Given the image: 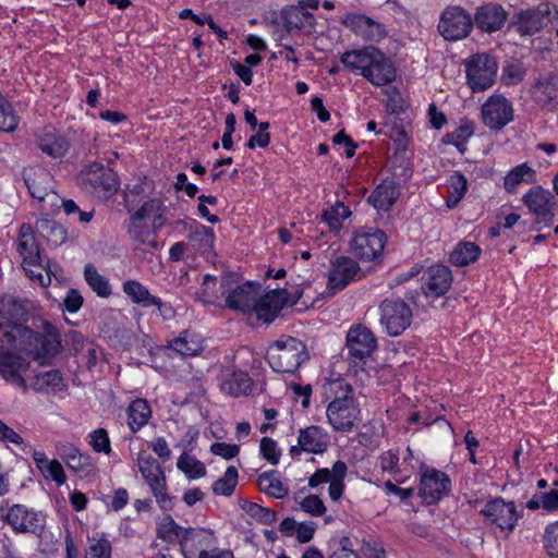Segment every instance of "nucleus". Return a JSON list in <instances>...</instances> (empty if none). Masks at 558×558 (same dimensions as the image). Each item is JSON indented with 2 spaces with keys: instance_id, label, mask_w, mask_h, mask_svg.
Segmentation results:
<instances>
[{
  "instance_id": "obj_25",
  "label": "nucleus",
  "mask_w": 558,
  "mask_h": 558,
  "mask_svg": "<svg viewBox=\"0 0 558 558\" xmlns=\"http://www.w3.org/2000/svg\"><path fill=\"white\" fill-rule=\"evenodd\" d=\"M231 283H234V280L230 275H222L220 277L207 275L203 279L197 296L206 304H218L223 296H227Z\"/></svg>"
},
{
  "instance_id": "obj_23",
  "label": "nucleus",
  "mask_w": 558,
  "mask_h": 558,
  "mask_svg": "<svg viewBox=\"0 0 558 558\" xmlns=\"http://www.w3.org/2000/svg\"><path fill=\"white\" fill-rule=\"evenodd\" d=\"M216 543L215 533L211 530L204 527H187L184 534L181 550L184 556L201 555L208 553L211 546Z\"/></svg>"
},
{
  "instance_id": "obj_7",
  "label": "nucleus",
  "mask_w": 558,
  "mask_h": 558,
  "mask_svg": "<svg viewBox=\"0 0 558 558\" xmlns=\"http://www.w3.org/2000/svg\"><path fill=\"white\" fill-rule=\"evenodd\" d=\"M522 203L526 206L530 214L534 216V229L539 231L543 228H549L555 218V196L548 190L542 186H533L523 196Z\"/></svg>"
},
{
  "instance_id": "obj_61",
  "label": "nucleus",
  "mask_w": 558,
  "mask_h": 558,
  "mask_svg": "<svg viewBox=\"0 0 558 558\" xmlns=\"http://www.w3.org/2000/svg\"><path fill=\"white\" fill-rule=\"evenodd\" d=\"M525 76V69L518 63H510L502 70L501 82L507 85H517L523 81Z\"/></svg>"
},
{
  "instance_id": "obj_16",
  "label": "nucleus",
  "mask_w": 558,
  "mask_h": 558,
  "mask_svg": "<svg viewBox=\"0 0 558 558\" xmlns=\"http://www.w3.org/2000/svg\"><path fill=\"white\" fill-rule=\"evenodd\" d=\"M2 519L17 533H41L46 522L41 512L22 505H13Z\"/></svg>"
},
{
  "instance_id": "obj_30",
  "label": "nucleus",
  "mask_w": 558,
  "mask_h": 558,
  "mask_svg": "<svg viewBox=\"0 0 558 558\" xmlns=\"http://www.w3.org/2000/svg\"><path fill=\"white\" fill-rule=\"evenodd\" d=\"M35 465L46 481L54 482L58 486L66 482V474L60 461L49 460L45 452L34 450L32 453Z\"/></svg>"
},
{
  "instance_id": "obj_62",
  "label": "nucleus",
  "mask_w": 558,
  "mask_h": 558,
  "mask_svg": "<svg viewBox=\"0 0 558 558\" xmlns=\"http://www.w3.org/2000/svg\"><path fill=\"white\" fill-rule=\"evenodd\" d=\"M28 278L41 287H48L51 282L50 275L44 274L45 267L41 265V259L37 260L35 265H22Z\"/></svg>"
},
{
  "instance_id": "obj_2",
  "label": "nucleus",
  "mask_w": 558,
  "mask_h": 558,
  "mask_svg": "<svg viewBox=\"0 0 558 558\" xmlns=\"http://www.w3.org/2000/svg\"><path fill=\"white\" fill-rule=\"evenodd\" d=\"M340 61L349 71L359 73L374 86H386L397 76L391 61L374 46L347 51L341 54Z\"/></svg>"
},
{
  "instance_id": "obj_26",
  "label": "nucleus",
  "mask_w": 558,
  "mask_h": 558,
  "mask_svg": "<svg viewBox=\"0 0 558 558\" xmlns=\"http://www.w3.org/2000/svg\"><path fill=\"white\" fill-rule=\"evenodd\" d=\"M24 181L32 197L40 202L54 197L53 180L46 170L28 169L24 172Z\"/></svg>"
},
{
  "instance_id": "obj_19",
  "label": "nucleus",
  "mask_w": 558,
  "mask_h": 558,
  "mask_svg": "<svg viewBox=\"0 0 558 558\" xmlns=\"http://www.w3.org/2000/svg\"><path fill=\"white\" fill-rule=\"evenodd\" d=\"M421 289L427 298H439L446 294L452 284L451 270L444 265H433L423 274Z\"/></svg>"
},
{
  "instance_id": "obj_4",
  "label": "nucleus",
  "mask_w": 558,
  "mask_h": 558,
  "mask_svg": "<svg viewBox=\"0 0 558 558\" xmlns=\"http://www.w3.org/2000/svg\"><path fill=\"white\" fill-rule=\"evenodd\" d=\"M271 368L279 373H293L308 359L305 344L292 337H282L268 349Z\"/></svg>"
},
{
  "instance_id": "obj_50",
  "label": "nucleus",
  "mask_w": 558,
  "mask_h": 558,
  "mask_svg": "<svg viewBox=\"0 0 558 558\" xmlns=\"http://www.w3.org/2000/svg\"><path fill=\"white\" fill-rule=\"evenodd\" d=\"M112 546L106 537H90L85 549V558H111Z\"/></svg>"
},
{
  "instance_id": "obj_14",
  "label": "nucleus",
  "mask_w": 558,
  "mask_h": 558,
  "mask_svg": "<svg viewBox=\"0 0 558 558\" xmlns=\"http://www.w3.org/2000/svg\"><path fill=\"white\" fill-rule=\"evenodd\" d=\"M361 268L359 264L348 256H340L331 262L328 271V283L324 290V298H331L337 291L344 289L350 281L359 278Z\"/></svg>"
},
{
  "instance_id": "obj_24",
  "label": "nucleus",
  "mask_w": 558,
  "mask_h": 558,
  "mask_svg": "<svg viewBox=\"0 0 558 558\" xmlns=\"http://www.w3.org/2000/svg\"><path fill=\"white\" fill-rule=\"evenodd\" d=\"M508 14L498 3H487L476 9L474 22L478 29L484 33H495L502 28Z\"/></svg>"
},
{
  "instance_id": "obj_36",
  "label": "nucleus",
  "mask_w": 558,
  "mask_h": 558,
  "mask_svg": "<svg viewBox=\"0 0 558 558\" xmlns=\"http://www.w3.org/2000/svg\"><path fill=\"white\" fill-rule=\"evenodd\" d=\"M38 146L44 154L52 158L64 156L69 149V144L63 136L47 130L38 135Z\"/></svg>"
},
{
  "instance_id": "obj_48",
  "label": "nucleus",
  "mask_w": 558,
  "mask_h": 558,
  "mask_svg": "<svg viewBox=\"0 0 558 558\" xmlns=\"http://www.w3.org/2000/svg\"><path fill=\"white\" fill-rule=\"evenodd\" d=\"M238 469L233 465L227 468L222 477L213 484V493L218 496H230L238 484Z\"/></svg>"
},
{
  "instance_id": "obj_37",
  "label": "nucleus",
  "mask_w": 558,
  "mask_h": 558,
  "mask_svg": "<svg viewBox=\"0 0 558 558\" xmlns=\"http://www.w3.org/2000/svg\"><path fill=\"white\" fill-rule=\"evenodd\" d=\"M156 525V534L158 538L167 543L182 544L187 527L179 525L171 515H163L157 521Z\"/></svg>"
},
{
  "instance_id": "obj_11",
  "label": "nucleus",
  "mask_w": 558,
  "mask_h": 558,
  "mask_svg": "<svg viewBox=\"0 0 558 558\" xmlns=\"http://www.w3.org/2000/svg\"><path fill=\"white\" fill-rule=\"evenodd\" d=\"M473 28L471 14L461 7H447L439 19L438 31L449 41L468 37Z\"/></svg>"
},
{
  "instance_id": "obj_51",
  "label": "nucleus",
  "mask_w": 558,
  "mask_h": 558,
  "mask_svg": "<svg viewBox=\"0 0 558 558\" xmlns=\"http://www.w3.org/2000/svg\"><path fill=\"white\" fill-rule=\"evenodd\" d=\"M535 95L544 104L558 101V82L551 78L538 80L535 85Z\"/></svg>"
},
{
  "instance_id": "obj_58",
  "label": "nucleus",
  "mask_w": 558,
  "mask_h": 558,
  "mask_svg": "<svg viewBox=\"0 0 558 558\" xmlns=\"http://www.w3.org/2000/svg\"><path fill=\"white\" fill-rule=\"evenodd\" d=\"M89 444L94 451L109 454L111 452V444L109 435L105 428H98L90 433Z\"/></svg>"
},
{
  "instance_id": "obj_38",
  "label": "nucleus",
  "mask_w": 558,
  "mask_h": 558,
  "mask_svg": "<svg viewBox=\"0 0 558 558\" xmlns=\"http://www.w3.org/2000/svg\"><path fill=\"white\" fill-rule=\"evenodd\" d=\"M481 252V247L476 243L462 241L454 246L449 255V260L459 267L468 266L478 259Z\"/></svg>"
},
{
  "instance_id": "obj_13",
  "label": "nucleus",
  "mask_w": 558,
  "mask_h": 558,
  "mask_svg": "<svg viewBox=\"0 0 558 558\" xmlns=\"http://www.w3.org/2000/svg\"><path fill=\"white\" fill-rule=\"evenodd\" d=\"M514 110L512 104L501 94H493L481 108L482 122L493 131H500L512 122Z\"/></svg>"
},
{
  "instance_id": "obj_20",
  "label": "nucleus",
  "mask_w": 558,
  "mask_h": 558,
  "mask_svg": "<svg viewBox=\"0 0 558 558\" xmlns=\"http://www.w3.org/2000/svg\"><path fill=\"white\" fill-rule=\"evenodd\" d=\"M260 294V288L253 282L243 284L231 283V288L226 296V306L232 311L243 314H252L254 302Z\"/></svg>"
},
{
  "instance_id": "obj_35",
  "label": "nucleus",
  "mask_w": 558,
  "mask_h": 558,
  "mask_svg": "<svg viewBox=\"0 0 558 558\" xmlns=\"http://www.w3.org/2000/svg\"><path fill=\"white\" fill-rule=\"evenodd\" d=\"M400 195L393 180H384L369 195L368 202L377 209L388 210Z\"/></svg>"
},
{
  "instance_id": "obj_10",
  "label": "nucleus",
  "mask_w": 558,
  "mask_h": 558,
  "mask_svg": "<svg viewBox=\"0 0 558 558\" xmlns=\"http://www.w3.org/2000/svg\"><path fill=\"white\" fill-rule=\"evenodd\" d=\"M380 324L391 337L401 335L412 322V310L400 299H387L379 305Z\"/></svg>"
},
{
  "instance_id": "obj_3",
  "label": "nucleus",
  "mask_w": 558,
  "mask_h": 558,
  "mask_svg": "<svg viewBox=\"0 0 558 558\" xmlns=\"http://www.w3.org/2000/svg\"><path fill=\"white\" fill-rule=\"evenodd\" d=\"M332 386V388L343 390L345 395L343 397L336 398L328 404L326 410L328 422L335 430L350 432L360 421L359 405L351 395L352 389L350 385L338 380L335 381Z\"/></svg>"
},
{
  "instance_id": "obj_40",
  "label": "nucleus",
  "mask_w": 558,
  "mask_h": 558,
  "mask_svg": "<svg viewBox=\"0 0 558 558\" xmlns=\"http://www.w3.org/2000/svg\"><path fill=\"white\" fill-rule=\"evenodd\" d=\"M66 388V384L57 369H51L35 376L34 389L39 392L56 393Z\"/></svg>"
},
{
  "instance_id": "obj_15",
  "label": "nucleus",
  "mask_w": 558,
  "mask_h": 558,
  "mask_svg": "<svg viewBox=\"0 0 558 558\" xmlns=\"http://www.w3.org/2000/svg\"><path fill=\"white\" fill-rule=\"evenodd\" d=\"M348 472L343 461H336L331 469L322 468L316 470L308 478V487L316 488L322 484H329L328 495L332 501H339L344 492V478Z\"/></svg>"
},
{
  "instance_id": "obj_49",
  "label": "nucleus",
  "mask_w": 558,
  "mask_h": 558,
  "mask_svg": "<svg viewBox=\"0 0 558 558\" xmlns=\"http://www.w3.org/2000/svg\"><path fill=\"white\" fill-rule=\"evenodd\" d=\"M26 315L25 307L12 296L0 299V316L9 322H17Z\"/></svg>"
},
{
  "instance_id": "obj_12",
  "label": "nucleus",
  "mask_w": 558,
  "mask_h": 558,
  "mask_svg": "<svg viewBox=\"0 0 558 558\" xmlns=\"http://www.w3.org/2000/svg\"><path fill=\"white\" fill-rule=\"evenodd\" d=\"M386 235L378 229H361L354 232L350 248L352 254L361 260L377 259L384 252Z\"/></svg>"
},
{
  "instance_id": "obj_46",
  "label": "nucleus",
  "mask_w": 558,
  "mask_h": 558,
  "mask_svg": "<svg viewBox=\"0 0 558 558\" xmlns=\"http://www.w3.org/2000/svg\"><path fill=\"white\" fill-rule=\"evenodd\" d=\"M466 190V178L461 172H454L448 180V197L446 198L447 208H454L465 195Z\"/></svg>"
},
{
  "instance_id": "obj_31",
  "label": "nucleus",
  "mask_w": 558,
  "mask_h": 558,
  "mask_svg": "<svg viewBox=\"0 0 558 558\" xmlns=\"http://www.w3.org/2000/svg\"><path fill=\"white\" fill-rule=\"evenodd\" d=\"M281 19L288 33L311 29L315 24V16L304 10V7L298 4L284 8L281 12Z\"/></svg>"
},
{
  "instance_id": "obj_34",
  "label": "nucleus",
  "mask_w": 558,
  "mask_h": 558,
  "mask_svg": "<svg viewBox=\"0 0 558 558\" xmlns=\"http://www.w3.org/2000/svg\"><path fill=\"white\" fill-rule=\"evenodd\" d=\"M122 290L134 304L156 306L159 311L163 305L159 298L150 294L149 290L137 280L124 281L122 283Z\"/></svg>"
},
{
  "instance_id": "obj_59",
  "label": "nucleus",
  "mask_w": 558,
  "mask_h": 558,
  "mask_svg": "<svg viewBox=\"0 0 558 558\" xmlns=\"http://www.w3.org/2000/svg\"><path fill=\"white\" fill-rule=\"evenodd\" d=\"M229 392L234 396L246 395L252 389L251 378L246 373H234L228 383Z\"/></svg>"
},
{
  "instance_id": "obj_1",
  "label": "nucleus",
  "mask_w": 558,
  "mask_h": 558,
  "mask_svg": "<svg viewBox=\"0 0 558 558\" xmlns=\"http://www.w3.org/2000/svg\"><path fill=\"white\" fill-rule=\"evenodd\" d=\"M35 332L29 328L14 323L9 330L4 332L8 342L21 349H27L29 345L33 357L40 364L51 362L59 355L63 349L60 331L56 325L49 320H41Z\"/></svg>"
},
{
  "instance_id": "obj_47",
  "label": "nucleus",
  "mask_w": 558,
  "mask_h": 558,
  "mask_svg": "<svg viewBox=\"0 0 558 558\" xmlns=\"http://www.w3.org/2000/svg\"><path fill=\"white\" fill-rule=\"evenodd\" d=\"M177 466L189 480H197L206 475L205 464L186 452L178 458Z\"/></svg>"
},
{
  "instance_id": "obj_41",
  "label": "nucleus",
  "mask_w": 558,
  "mask_h": 558,
  "mask_svg": "<svg viewBox=\"0 0 558 558\" xmlns=\"http://www.w3.org/2000/svg\"><path fill=\"white\" fill-rule=\"evenodd\" d=\"M535 171L526 163H521L511 169L504 179V187L508 192H514L521 183H533Z\"/></svg>"
},
{
  "instance_id": "obj_54",
  "label": "nucleus",
  "mask_w": 558,
  "mask_h": 558,
  "mask_svg": "<svg viewBox=\"0 0 558 558\" xmlns=\"http://www.w3.org/2000/svg\"><path fill=\"white\" fill-rule=\"evenodd\" d=\"M543 543L548 556L558 558V521L549 523L545 527Z\"/></svg>"
},
{
  "instance_id": "obj_5",
  "label": "nucleus",
  "mask_w": 558,
  "mask_h": 558,
  "mask_svg": "<svg viewBox=\"0 0 558 558\" xmlns=\"http://www.w3.org/2000/svg\"><path fill=\"white\" fill-rule=\"evenodd\" d=\"M136 462L142 477L148 485L159 507L163 510H171L173 500L168 494L167 477L160 463L146 451L138 453Z\"/></svg>"
},
{
  "instance_id": "obj_6",
  "label": "nucleus",
  "mask_w": 558,
  "mask_h": 558,
  "mask_svg": "<svg viewBox=\"0 0 558 558\" xmlns=\"http://www.w3.org/2000/svg\"><path fill=\"white\" fill-rule=\"evenodd\" d=\"M485 522L499 530V533L508 538L515 530L520 520V513L513 501H507L496 497L487 501L481 510Z\"/></svg>"
},
{
  "instance_id": "obj_57",
  "label": "nucleus",
  "mask_w": 558,
  "mask_h": 558,
  "mask_svg": "<svg viewBox=\"0 0 558 558\" xmlns=\"http://www.w3.org/2000/svg\"><path fill=\"white\" fill-rule=\"evenodd\" d=\"M519 29L522 34H532L541 26L539 14L535 11L527 10L519 15Z\"/></svg>"
},
{
  "instance_id": "obj_53",
  "label": "nucleus",
  "mask_w": 558,
  "mask_h": 558,
  "mask_svg": "<svg viewBox=\"0 0 558 558\" xmlns=\"http://www.w3.org/2000/svg\"><path fill=\"white\" fill-rule=\"evenodd\" d=\"M3 108L5 109H0V131L12 133L19 126L20 117L15 112L10 101L5 102Z\"/></svg>"
},
{
  "instance_id": "obj_8",
  "label": "nucleus",
  "mask_w": 558,
  "mask_h": 558,
  "mask_svg": "<svg viewBox=\"0 0 558 558\" xmlns=\"http://www.w3.org/2000/svg\"><path fill=\"white\" fill-rule=\"evenodd\" d=\"M465 73L472 92H484L495 83L497 62L488 53H476L466 59Z\"/></svg>"
},
{
  "instance_id": "obj_42",
  "label": "nucleus",
  "mask_w": 558,
  "mask_h": 558,
  "mask_svg": "<svg viewBox=\"0 0 558 558\" xmlns=\"http://www.w3.org/2000/svg\"><path fill=\"white\" fill-rule=\"evenodd\" d=\"M84 278L90 289L102 299H107L111 295V286L109 280L100 275L97 268L93 264H87L84 267Z\"/></svg>"
},
{
  "instance_id": "obj_44",
  "label": "nucleus",
  "mask_w": 558,
  "mask_h": 558,
  "mask_svg": "<svg viewBox=\"0 0 558 558\" xmlns=\"http://www.w3.org/2000/svg\"><path fill=\"white\" fill-rule=\"evenodd\" d=\"M170 345L182 355H196L203 350V340L193 332L183 331Z\"/></svg>"
},
{
  "instance_id": "obj_56",
  "label": "nucleus",
  "mask_w": 558,
  "mask_h": 558,
  "mask_svg": "<svg viewBox=\"0 0 558 558\" xmlns=\"http://www.w3.org/2000/svg\"><path fill=\"white\" fill-rule=\"evenodd\" d=\"M300 508L312 517H322L327 512L323 499L317 495H308L300 501Z\"/></svg>"
},
{
  "instance_id": "obj_9",
  "label": "nucleus",
  "mask_w": 558,
  "mask_h": 558,
  "mask_svg": "<svg viewBox=\"0 0 558 558\" xmlns=\"http://www.w3.org/2000/svg\"><path fill=\"white\" fill-rule=\"evenodd\" d=\"M80 181L84 189L97 197H108L119 187L117 173L99 162H93L81 171Z\"/></svg>"
},
{
  "instance_id": "obj_63",
  "label": "nucleus",
  "mask_w": 558,
  "mask_h": 558,
  "mask_svg": "<svg viewBox=\"0 0 558 558\" xmlns=\"http://www.w3.org/2000/svg\"><path fill=\"white\" fill-rule=\"evenodd\" d=\"M245 509L252 518L264 524H271L277 519V514L274 510L257 504H248Z\"/></svg>"
},
{
  "instance_id": "obj_28",
  "label": "nucleus",
  "mask_w": 558,
  "mask_h": 558,
  "mask_svg": "<svg viewBox=\"0 0 558 558\" xmlns=\"http://www.w3.org/2000/svg\"><path fill=\"white\" fill-rule=\"evenodd\" d=\"M16 250L22 257V265H35L41 259L35 232L29 225H22L19 230Z\"/></svg>"
},
{
  "instance_id": "obj_17",
  "label": "nucleus",
  "mask_w": 558,
  "mask_h": 558,
  "mask_svg": "<svg viewBox=\"0 0 558 558\" xmlns=\"http://www.w3.org/2000/svg\"><path fill=\"white\" fill-rule=\"evenodd\" d=\"M329 435L319 426H307L300 429L298 444L290 448L292 457H299L302 452L322 454L329 447Z\"/></svg>"
},
{
  "instance_id": "obj_45",
  "label": "nucleus",
  "mask_w": 558,
  "mask_h": 558,
  "mask_svg": "<svg viewBox=\"0 0 558 558\" xmlns=\"http://www.w3.org/2000/svg\"><path fill=\"white\" fill-rule=\"evenodd\" d=\"M258 487L265 494L281 499L288 495V486L275 472L264 473L258 476Z\"/></svg>"
},
{
  "instance_id": "obj_64",
  "label": "nucleus",
  "mask_w": 558,
  "mask_h": 558,
  "mask_svg": "<svg viewBox=\"0 0 558 558\" xmlns=\"http://www.w3.org/2000/svg\"><path fill=\"white\" fill-rule=\"evenodd\" d=\"M260 453L264 459L269 461L271 464H277L280 459V451L277 448V444L274 439L264 437L260 440Z\"/></svg>"
},
{
  "instance_id": "obj_32",
  "label": "nucleus",
  "mask_w": 558,
  "mask_h": 558,
  "mask_svg": "<svg viewBox=\"0 0 558 558\" xmlns=\"http://www.w3.org/2000/svg\"><path fill=\"white\" fill-rule=\"evenodd\" d=\"M167 207L163 202L158 198L146 201L134 214L133 218L142 220V222L150 225L157 229L166 225Z\"/></svg>"
},
{
  "instance_id": "obj_33",
  "label": "nucleus",
  "mask_w": 558,
  "mask_h": 558,
  "mask_svg": "<svg viewBox=\"0 0 558 558\" xmlns=\"http://www.w3.org/2000/svg\"><path fill=\"white\" fill-rule=\"evenodd\" d=\"M157 230V228L132 217L129 227V234L135 244L134 248L141 251L157 248L158 243L155 238Z\"/></svg>"
},
{
  "instance_id": "obj_29",
  "label": "nucleus",
  "mask_w": 558,
  "mask_h": 558,
  "mask_svg": "<svg viewBox=\"0 0 558 558\" xmlns=\"http://www.w3.org/2000/svg\"><path fill=\"white\" fill-rule=\"evenodd\" d=\"M29 368V363L20 355L9 353L0 363V376L7 381L26 388L23 377Z\"/></svg>"
},
{
  "instance_id": "obj_22",
  "label": "nucleus",
  "mask_w": 558,
  "mask_h": 558,
  "mask_svg": "<svg viewBox=\"0 0 558 558\" xmlns=\"http://www.w3.org/2000/svg\"><path fill=\"white\" fill-rule=\"evenodd\" d=\"M449 477L440 471L427 470L421 476L420 496L426 504H435L448 494Z\"/></svg>"
},
{
  "instance_id": "obj_43",
  "label": "nucleus",
  "mask_w": 558,
  "mask_h": 558,
  "mask_svg": "<svg viewBox=\"0 0 558 558\" xmlns=\"http://www.w3.org/2000/svg\"><path fill=\"white\" fill-rule=\"evenodd\" d=\"M128 414L130 428L133 432H137L147 424L151 415V411L146 400L136 399L130 404Z\"/></svg>"
},
{
  "instance_id": "obj_18",
  "label": "nucleus",
  "mask_w": 558,
  "mask_h": 558,
  "mask_svg": "<svg viewBox=\"0 0 558 558\" xmlns=\"http://www.w3.org/2000/svg\"><path fill=\"white\" fill-rule=\"evenodd\" d=\"M288 300L289 294L287 290H271L256 299L252 307V314H255L257 320L270 324L288 303Z\"/></svg>"
},
{
  "instance_id": "obj_52",
  "label": "nucleus",
  "mask_w": 558,
  "mask_h": 558,
  "mask_svg": "<svg viewBox=\"0 0 558 558\" xmlns=\"http://www.w3.org/2000/svg\"><path fill=\"white\" fill-rule=\"evenodd\" d=\"M59 450L61 457L64 459L70 469L78 471L85 465L89 464V457L82 454L78 449L72 445H63Z\"/></svg>"
},
{
  "instance_id": "obj_39",
  "label": "nucleus",
  "mask_w": 558,
  "mask_h": 558,
  "mask_svg": "<svg viewBox=\"0 0 558 558\" xmlns=\"http://www.w3.org/2000/svg\"><path fill=\"white\" fill-rule=\"evenodd\" d=\"M351 214L350 208L342 202H336L332 206L323 210L320 220L330 231L338 233L342 228L343 221L348 219Z\"/></svg>"
},
{
  "instance_id": "obj_55",
  "label": "nucleus",
  "mask_w": 558,
  "mask_h": 558,
  "mask_svg": "<svg viewBox=\"0 0 558 558\" xmlns=\"http://www.w3.org/2000/svg\"><path fill=\"white\" fill-rule=\"evenodd\" d=\"M190 241L198 245L201 248L210 250L214 246L215 234L211 229L198 225L190 234Z\"/></svg>"
},
{
  "instance_id": "obj_27",
  "label": "nucleus",
  "mask_w": 558,
  "mask_h": 558,
  "mask_svg": "<svg viewBox=\"0 0 558 558\" xmlns=\"http://www.w3.org/2000/svg\"><path fill=\"white\" fill-rule=\"evenodd\" d=\"M341 23L369 40H378L385 36L383 25L363 14L350 13L342 19Z\"/></svg>"
},
{
  "instance_id": "obj_60",
  "label": "nucleus",
  "mask_w": 558,
  "mask_h": 558,
  "mask_svg": "<svg viewBox=\"0 0 558 558\" xmlns=\"http://www.w3.org/2000/svg\"><path fill=\"white\" fill-rule=\"evenodd\" d=\"M324 291L317 292V289L312 282H305L302 288L298 291V299L303 300V304L306 306H315L317 303L326 300L324 298Z\"/></svg>"
},
{
  "instance_id": "obj_21",
  "label": "nucleus",
  "mask_w": 558,
  "mask_h": 558,
  "mask_svg": "<svg viewBox=\"0 0 558 558\" xmlns=\"http://www.w3.org/2000/svg\"><path fill=\"white\" fill-rule=\"evenodd\" d=\"M347 347L351 356L365 359L376 350L377 340L369 328L357 324L348 331Z\"/></svg>"
}]
</instances>
